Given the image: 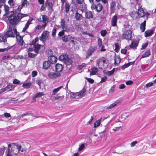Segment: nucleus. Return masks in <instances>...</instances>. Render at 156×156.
Segmentation results:
<instances>
[{
  "mask_svg": "<svg viewBox=\"0 0 156 156\" xmlns=\"http://www.w3.org/2000/svg\"><path fill=\"white\" fill-rule=\"evenodd\" d=\"M53 63L54 61H52V62L50 60L44 61L43 63V68L44 69H48L50 68V67L51 66Z\"/></svg>",
  "mask_w": 156,
  "mask_h": 156,
  "instance_id": "obj_7",
  "label": "nucleus"
},
{
  "mask_svg": "<svg viewBox=\"0 0 156 156\" xmlns=\"http://www.w3.org/2000/svg\"><path fill=\"white\" fill-rule=\"evenodd\" d=\"M64 96L62 95L61 96H58L57 95L55 97H53V99L54 100H62L64 98Z\"/></svg>",
  "mask_w": 156,
  "mask_h": 156,
  "instance_id": "obj_42",
  "label": "nucleus"
},
{
  "mask_svg": "<svg viewBox=\"0 0 156 156\" xmlns=\"http://www.w3.org/2000/svg\"><path fill=\"white\" fill-rule=\"evenodd\" d=\"M15 86L13 85H9L5 88L2 90V92L7 91H9L15 88Z\"/></svg>",
  "mask_w": 156,
  "mask_h": 156,
  "instance_id": "obj_18",
  "label": "nucleus"
},
{
  "mask_svg": "<svg viewBox=\"0 0 156 156\" xmlns=\"http://www.w3.org/2000/svg\"><path fill=\"white\" fill-rule=\"evenodd\" d=\"M133 82L132 80H128L126 82V84L127 85H130L132 84Z\"/></svg>",
  "mask_w": 156,
  "mask_h": 156,
  "instance_id": "obj_62",
  "label": "nucleus"
},
{
  "mask_svg": "<svg viewBox=\"0 0 156 156\" xmlns=\"http://www.w3.org/2000/svg\"><path fill=\"white\" fill-rule=\"evenodd\" d=\"M150 51L148 50L146 52H145L144 54L142 55L141 58H144L145 57H146L149 56L150 55Z\"/></svg>",
  "mask_w": 156,
  "mask_h": 156,
  "instance_id": "obj_37",
  "label": "nucleus"
},
{
  "mask_svg": "<svg viewBox=\"0 0 156 156\" xmlns=\"http://www.w3.org/2000/svg\"><path fill=\"white\" fill-rule=\"evenodd\" d=\"M5 150V148L4 147L0 148V156H3Z\"/></svg>",
  "mask_w": 156,
  "mask_h": 156,
  "instance_id": "obj_49",
  "label": "nucleus"
},
{
  "mask_svg": "<svg viewBox=\"0 0 156 156\" xmlns=\"http://www.w3.org/2000/svg\"><path fill=\"white\" fill-rule=\"evenodd\" d=\"M130 16L133 19H136L138 16V13L136 11L132 12L130 14Z\"/></svg>",
  "mask_w": 156,
  "mask_h": 156,
  "instance_id": "obj_29",
  "label": "nucleus"
},
{
  "mask_svg": "<svg viewBox=\"0 0 156 156\" xmlns=\"http://www.w3.org/2000/svg\"><path fill=\"white\" fill-rule=\"evenodd\" d=\"M45 10V7L44 4L42 5L40 8V10L42 11H44Z\"/></svg>",
  "mask_w": 156,
  "mask_h": 156,
  "instance_id": "obj_64",
  "label": "nucleus"
},
{
  "mask_svg": "<svg viewBox=\"0 0 156 156\" xmlns=\"http://www.w3.org/2000/svg\"><path fill=\"white\" fill-rule=\"evenodd\" d=\"M27 4H29V3H27V0H22L21 2V5L23 7H27Z\"/></svg>",
  "mask_w": 156,
  "mask_h": 156,
  "instance_id": "obj_40",
  "label": "nucleus"
},
{
  "mask_svg": "<svg viewBox=\"0 0 156 156\" xmlns=\"http://www.w3.org/2000/svg\"><path fill=\"white\" fill-rule=\"evenodd\" d=\"M65 3V11L66 12H68L69 11L71 5L68 2H66V1Z\"/></svg>",
  "mask_w": 156,
  "mask_h": 156,
  "instance_id": "obj_25",
  "label": "nucleus"
},
{
  "mask_svg": "<svg viewBox=\"0 0 156 156\" xmlns=\"http://www.w3.org/2000/svg\"><path fill=\"white\" fill-rule=\"evenodd\" d=\"M86 78L87 80L88 81L91 83H93L94 82V80L92 79L87 78V77Z\"/></svg>",
  "mask_w": 156,
  "mask_h": 156,
  "instance_id": "obj_61",
  "label": "nucleus"
},
{
  "mask_svg": "<svg viewBox=\"0 0 156 156\" xmlns=\"http://www.w3.org/2000/svg\"><path fill=\"white\" fill-rule=\"evenodd\" d=\"M27 52H28V56L30 58H34L37 54L36 53H32L31 52H34L33 49L29 48L27 49Z\"/></svg>",
  "mask_w": 156,
  "mask_h": 156,
  "instance_id": "obj_12",
  "label": "nucleus"
},
{
  "mask_svg": "<svg viewBox=\"0 0 156 156\" xmlns=\"http://www.w3.org/2000/svg\"><path fill=\"white\" fill-rule=\"evenodd\" d=\"M13 47V46H9L7 48H5L3 49H2V52H3L5 51H8L9 50L11 49L12 47Z\"/></svg>",
  "mask_w": 156,
  "mask_h": 156,
  "instance_id": "obj_55",
  "label": "nucleus"
},
{
  "mask_svg": "<svg viewBox=\"0 0 156 156\" xmlns=\"http://www.w3.org/2000/svg\"><path fill=\"white\" fill-rule=\"evenodd\" d=\"M115 51L116 52H118L120 49L119 44L118 43H117L115 44Z\"/></svg>",
  "mask_w": 156,
  "mask_h": 156,
  "instance_id": "obj_44",
  "label": "nucleus"
},
{
  "mask_svg": "<svg viewBox=\"0 0 156 156\" xmlns=\"http://www.w3.org/2000/svg\"><path fill=\"white\" fill-rule=\"evenodd\" d=\"M42 22L43 23H46V21H48V17L46 16L42 15Z\"/></svg>",
  "mask_w": 156,
  "mask_h": 156,
  "instance_id": "obj_43",
  "label": "nucleus"
},
{
  "mask_svg": "<svg viewBox=\"0 0 156 156\" xmlns=\"http://www.w3.org/2000/svg\"><path fill=\"white\" fill-rule=\"evenodd\" d=\"M91 71H90L89 70H88V72H90V75H93L96 74V73H97L98 71V68L95 67H93L91 69Z\"/></svg>",
  "mask_w": 156,
  "mask_h": 156,
  "instance_id": "obj_19",
  "label": "nucleus"
},
{
  "mask_svg": "<svg viewBox=\"0 0 156 156\" xmlns=\"http://www.w3.org/2000/svg\"><path fill=\"white\" fill-rule=\"evenodd\" d=\"M64 62L66 65L69 66L72 64V60L70 58L68 57V56H67V58H66Z\"/></svg>",
  "mask_w": 156,
  "mask_h": 156,
  "instance_id": "obj_27",
  "label": "nucleus"
},
{
  "mask_svg": "<svg viewBox=\"0 0 156 156\" xmlns=\"http://www.w3.org/2000/svg\"><path fill=\"white\" fill-rule=\"evenodd\" d=\"M100 124V122L99 120H98L96 121L94 124V127L95 128L98 126Z\"/></svg>",
  "mask_w": 156,
  "mask_h": 156,
  "instance_id": "obj_48",
  "label": "nucleus"
},
{
  "mask_svg": "<svg viewBox=\"0 0 156 156\" xmlns=\"http://www.w3.org/2000/svg\"><path fill=\"white\" fill-rule=\"evenodd\" d=\"M62 87V86H60L57 88L54 89L52 90V95H55Z\"/></svg>",
  "mask_w": 156,
  "mask_h": 156,
  "instance_id": "obj_34",
  "label": "nucleus"
},
{
  "mask_svg": "<svg viewBox=\"0 0 156 156\" xmlns=\"http://www.w3.org/2000/svg\"><path fill=\"white\" fill-rule=\"evenodd\" d=\"M47 53L48 54V56L49 57H51V59L53 58L54 59L55 61L56 60L55 57L53 55V51L50 50L49 49L46 51Z\"/></svg>",
  "mask_w": 156,
  "mask_h": 156,
  "instance_id": "obj_23",
  "label": "nucleus"
},
{
  "mask_svg": "<svg viewBox=\"0 0 156 156\" xmlns=\"http://www.w3.org/2000/svg\"><path fill=\"white\" fill-rule=\"evenodd\" d=\"M67 56L68 55H61L59 56V59L60 60L64 62L66 58H67Z\"/></svg>",
  "mask_w": 156,
  "mask_h": 156,
  "instance_id": "obj_36",
  "label": "nucleus"
},
{
  "mask_svg": "<svg viewBox=\"0 0 156 156\" xmlns=\"http://www.w3.org/2000/svg\"><path fill=\"white\" fill-rule=\"evenodd\" d=\"M85 145L84 144H82L79 147L78 151H80L83 150V149Z\"/></svg>",
  "mask_w": 156,
  "mask_h": 156,
  "instance_id": "obj_56",
  "label": "nucleus"
},
{
  "mask_svg": "<svg viewBox=\"0 0 156 156\" xmlns=\"http://www.w3.org/2000/svg\"><path fill=\"white\" fill-rule=\"evenodd\" d=\"M132 31L129 30H126L122 36V39H126L128 41L131 40Z\"/></svg>",
  "mask_w": 156,
  "mask_h": 156,
  "instance_id": "obj_4",
  "label": "nucleus"
},
{
  "mask_svg": "<svg viewBox=\"0 0 156 156\" xmlns=\"http://www.w3.org/2000/svg\"><path fill=\"white\" fill-rule=\"evenodd\" d=\"M101 35L103 37H105L107 34V31L105 30H102L100 31Z\"/></svg>",
  "mask_w": 156,
  "mask_h": 156,
  "instance_id": "obj_45",
  "label": "nucleus"
},
{
  "mask_svg": "<svg viewBox=\"0 0 156 156\" xmlns=\"http://www.w3.org/2000/svg\"><path fill=\"white\" fill-rule=\"evenodd\" d=\"M108 79V77L107 76H105L101 78V81L100 82V83H101L104 82H105Z\"/></svg>",
  "mask_w": 156,
  "mask_h": 156,
  "instance_id": "obj_53",
  "label": "nucleus"
},
{
  "mask_svg": "<svg viewBox=\"0 0 156 156\" xmlns=\"http://www.w3.org/2000/svg\"><path fill=\"white\" fill-rule=\"evenodd\" d=\"M72 36L69 35H65L62 37V40L63 41L67 42L72 39Z\"/></svg>",
  "mask_w": 156,
  "mask_h": 156,
  "instance_id": "obj_20",
  "label": "nucleus"
},
{
  "mask_svg": "<svg viewBox=\"0 0 156 156\" xmlns=\"http://www.w3.org/2000/svg\"><path fill=\"white\" fill-rule=\"evenodd\" d=\"M59 26H58L57 25H55L53 29L52 30L51 36L53 37H55V36L56 33V29Z\"/></svg>",
  "mask_w": 156,
  "mask_h": 156,
  "instance_id": "obj_26",
  "label": "nucleus"
},
{
  "mask_svg": "<svg viewBox=\"0 0 156 156\" xmlns=\"http://www.w3.org/2000/svg\"><path fill=\"white\" fill-rule=\"evenodd\" d=\"M114 60L115 61L114 64L115 65H118L120 62L121 58L119 56H115L114 58Z\"/></svg>",
  "mask_w": 156,
  "mask_h": 156,
  "instance_id": "obj_28",
  "label": "nucleus"
},
{
  "mask_svg": "<svg viewBox=\"0 0 156 156\" xmlns=\"http://www.w3.org/2000/svg\"><path fill=\"white\" fill-rule=\"evenodd\" d=\"M45 4L48 7V10L51 12L53 11L54 10L53 8V4L49 0H46L45 1Z\"/></svg>",
  "mask_w": 156,
  "mask_h": 156,
  "instance_id": "obj_13",
  "label": "nucleus"
},
{
  "mask_svg": "<svg viewBox=\"0 0 156 156\" xmlns=\"http://www.w3.org/2000/svg\"><path fill=\"white\" fill-rule=\"evenodd\" d=\"M75 28L77 30L81 29V26L80 25H75L74 26Z\"/></svg>",
  "mask_w": 156,
  "mask_h": 156,
  "instance_id": "obj_57",
  "label": "nucleus"
},
{
  "mask_svg": "<svg viewBox=\"0 0 156 156\" xmlns=\"http://www.w3.org/2000/svg\"><path fill=\"white\" fill-rule=\"evenodd\" d=\"M85 18L87 19H93L94 17V12L86 11L85 12Z\"/></svg>",
  "mask_w": 156,
  "mask_h": 156,
  "instance_id": "obj_10",
  "label": "nucleus"
},
{
  "mask_svg": "<svg viewBox=\"0 0 156 156\" xmlns=\"http://www.w3.org/2000/svg\"><path fill=\"white\" fill-rule=\"evenodd\" d=\"M63 68V66L61 64L57 63L55 66V70L58 73L61 72Z\"/></svg>",
  "mask_w": 156,
  "mask_h": 156,
  "instance_id": "obj_15",
  "label": "nucleus"
},
{
  "mask_svg": "<svg viewBox=\"0 0 156 156\" xmlns=\"http://www.w3.org/2000/svg\"><path fill=\"white\" fill-rule=\"evenodd\" d=\"M27 14L19 13L12 14L9 17V20L10 23L12 24L9 26V30L6 33L5 35L0 36V42H3L5 43L7 41L6 39L8 37H15L16 35V37L18 39L19 33L15 28L13 24H16L17 21H20L23 17L28 16Z\"/></svg>",
  "mask_w": 156,
  "mask_h": 156,
  "instance_id": "obj_1",
  "label": "nucleus"
},
{
  "mask_svg": "<svg viewBox=\"0 0 156 156\" xmlns=\"http://www.w3.org/2000/svg\"><path fill=\"white\" fill-rule=\"evenodd\" d=\"M154 32L153 30H147L144 33V36L146 37L150 36L154 34Z\"/></svg>",
  "mask_w": 156,
  "mask_h": 156,
  "instance_id": "obj_17",
  "label": "nucleus"
},
{
  "mask_svg": "<svg viewBox=\"0 0 156 156\" xmlns=\"http://www.w3.org/2000/svg\"><path fill=\"white\" fill-rule=\"evenodd\" d=\"M37 73L36 71H34L32 73V76L33 77H35L37 75Z\"/></svg>",
  "mask_w": 156,
  "mask_h": 156,
  "instance_id": "obj_59",
  "label": "nucleus"
},
{
  "mask_svg": "<svg viewBox=\"0 0 156 156\" xmlns=\"http://www.w3.org/2000/svg\"><path fill=\"white\" fill-rule=\"evenodd\" d=\"M80 9L82 11H84L86 8V6L85 4L80 5L79 7Z\"/></svg>",
  "mask_w": 156,
  "mask_h": 156,
  "instance_id": "obj_46",
  "label": "nucleus"
},
{
  "mask_svg": "<svg viewBox=\"0 0 156 156\" xmlns=\"http://www.w3.org/2000/svg\"><path fill=\"white\" fill-rule=\"evenodd\" d=\"M146 21L144 20L143 22L140 24V29L141 30L144 32L145 30Z\"/></svg>",
  "mask_w": 156,
  "mask_h": 156,
  "instance_id": "obj_32",
  "label": "nucleus"
},
{
  "mask_svg": "<svg viewBox=\"0 0 156 156\" xmlns=\"http://www.w3.org/2000/svg\"><path fill=\"white\" fill-rule=\"evenodd\" d=\"M39 40L38 38V37H36V38L34 39L31 42V45H34L36 44L37 42Z\"/></svg>",
  "mask_w": 156,
  "mask_h": 156,
  "instance_id": "obj_50",
  "label": "nucleus"
},
{
  "mask_svg": "<svg viewBox=\"0 0 156 156\" xmlns=\"http://www.w3.org/2000/svg\"><path fill=\"white\" fill-rule=\"evenodd\" d=\"M116 3L114 1H112L110 4V13L112 14L114 12L115 10Z\"/></svg>",
  "mask_w": 156,
  "mask_h": 156,
  "instance_id": "obj_16",
  "label": "nucleus"
},
{
  "mask_svg": "<svg viewBox=\"0 0 156 156\" xmlns=\"http://www.w3.org/2000/svg\"><path fill=\"white\" fill-rule=\"evenodd\" d=\"M41 45L38 44H35L33 45V47L34 48V50L35 53L38 54L40 49Z\"/></svg>",
  "mask_w": 156,
  "mask_h": 156,
  "instance_id": "obj_21",
  "label": "nucleus"
},
{
  "mask_svg": "<svg viewBox=\"0 0 156 156\" xmlns=\"http://www.w3.org/2000/svg\"><path fill=\"white\" fill-rule=\"evenodd\" d=\"M153 84L154 83L152 82H149V83H147L146 85V86L147 87H149L152 86L153 85Z\"/></svg>",
  "mask_w": 156,
  "mask_h": 156,
  "instance_id": "obj_58",
  "label": "nucleus"
},
{
  "mask_svg": "<svg viewBox=\"0 0 156 156\" xmlns=\"http://www.w3.org/2000/svg\"><path fill=\"white\" fill-rule=\"evenodd\" d=\"M32 20H28L26 23L25 24V27L23 28L22 31L23 32L25 31L28 28L29 25L30 24V23L31 21Z\"/></svg>",
  "mask_w": 156,
  "mask_h": 156,
  "instance_id": "obj_31",
  "label": "nucleus"
},
{
  "mask_svg": "<svg viewBox=\"0 0 156 156\" xmlns=\"http://www.w3.org/2000/svg\"><path fill=\"white\" fill-rule=\"evenodd\" d=\"M20 82V81L17 79H14L13 81V83L14 84H18Z\"/></svg>",
  "mask_w": 156,
  "mask_h": 156,
  "instance_id": "obj_63",
  "label": "nucleus"
},
{
  "mask_svg": "<svg viewBox=\"0 0 156 156\" xmlns=\"http://www.w3.org/2000/svg\"><path fill=\"white\" fill-rule=\"evenodd\" d=\"M44 95L43 93L42 92H39L36 93L34 95V98H40L42 96Z\"/></svg>",
  "mask_w": 156,
  "mask_h": 156,
  "instance_id": "obj_41",
  "label": "nucleus"
},
{
  "mask_svg": "<svg viewBox=\"0 0 156 156\" xmlns=\"http://www.w3.org/2000/svg\"><path fill=\"white\" fill-rule=\"evenodd\" d=\"M98 45L99 47H100L102 46V40L100 38L98 37Z\"/></svg>",
  "mask_w": 156,
  "mask_h": 156,
  "instance_id": "obj_47",
  "label": "nucleus"
},
{
  "mask_svg": "<svg viewBox=\"0 0 156 156\" xmlns=\"http://www.w3.org/2000/svg\"><path fill=\"white\" fill-rule=\"evenodd\" d=\"M60 24L61 27L64 30L66 31H68L69 30V29L68 28L67 25L64 19H61Z\"/></svg>",
  "mask_w": 156,
  "mask_h": 156,
  "instance_id": "obj_8",
  "label": "nucleus"
},
{
  "mask_svg": "<svg viewBox=\"0 0 156 156\" xmlns=\"http://www.w3.org/2000/svg\"><path fill=\"white\" fill-rule=\"evenodd\" d=\"M148 44V42L143 44L142 46L141 49H144L146 48L147 47Z\"/></svg>",
  "mask_w": 156,
  "mask_h": 156,
  "instance_id": "obj_54",
  "label": "nucleus"
},
{
  "mask_svg": "<svg viewBox=\"0 0 156 156\" xmlns=\"http://www.w3.org/2000/svg\"><path fill=\"white\" fill-rule=\"evenodd\" d=\"M97 48L96 46H90L87 50L86 52V58H89L90 56L93 54L94 52L97 50Z\"/></svg>",
  "mask_w": 156,
  "mask_h": 156,
  "instance_id": "obj_5",
  "label": "nucleus"
},
{
  "mask_svg": "<svg viewBox=\"0 0 156 156\" xmlns=\"http://www.w3.org/2000/svg\"><path fill=\"white\" fill-rule=\"evenodd\" d=\"M106 58L102 57L97 60L96 63L99 69H101L104 67L105 63L106 62Z\"/></svg>",
  "mask_w": 156,
  "mask_h": 156,
  "instance_id": "obj_3",
  "label": "nucleus"
},
{
  "mask_svg": "<svg viewBox=\"0 0 156 156\" xmlns=\"http://www.w3.org/2000/svg\"><path fill=\"white\" fill-rule=\"evenodd\" d=\"M48 76L51 79H53L56 78L58 76H60L59 73H56L55 72H50L49 73Z\"/></svg>",
  "mask_w": 156,
  "mask_h": 156,
  "instance_id": "obj_14",
  "label": "nucleus"
},
{
  "mask_svg": "<svg viewBox=\"0 0 156 156\" xmlns=\"http://www.w3.org/2000/svg\"><path fill=\"white\" fill-rule=\"evenodd\" d=\"M19 36L18 37V39H17V40L18 39V38H19V45L22 46L23 44V43H24V41L23 40V37H21L20 35H18Z\"/></svg>",
  "mask_w": 156,
  "mask_h": 156,
  "instance_id": "obj_33",
  "label": "nucleus"
},
{
  "mask_svg": "<svg viewBox=\"0 0 156 156\" xmlns=\"http://www.w3.org/2000/svg\"><path fill=\"white\" fill-rule=\"evenodd\" d=\"M31 84V83H24L23 84L22 87L25 88L27 89L30 87Z\"/></svg>",
  "mask_w": 156,
  "mask_h": 156,
  "instance_id": "obj_39",
  "label": "nucleus"
},
{
  "mask_svg": "<svg viewBox=\"0 0 156 156\" xmlns=\"http://www.w3.org/2000/svg\"><path fill=\"white\" fill-rule=\"evenodd\" d=\"M84 0H73V3L74 4H82Z\"/></svg>",
  "mask_w": 156,
  "mask_h": 156,
  "instance_id": "obj_38",
  "label": "nucleus"
},
{
  "mask_svg": "<svg viewBox=\"0 0 156 156\" xmlns=\"http://www.w3.org/2000/svg\"><path fill=\"white\" fill-rule=\"evenodd\" d=\"M8 148L6 151V156H12L20 153V151L23 152L24 151V149L22 148L21 146L17 145L14 143L9 144Z\"/></svg>",
  "mask_w": 156,
  "mask_h": 156,
  "instance_id": "obj_2",
  "label": "nucleus"
},
{
  "mask_svg": "<svg viewBox=\"0 0 156 156\" xmlns=\"http://www.w3.org/2000/svg\"><path fill=\"white\" fill-rule=\"evenodd\" d=\"M115 68H114L113 69L110 71H108L107 72V75L108 76H111V75L113 74L115 72Z\"/></svg>",
  "mask_w": 156,
  "mask_h": 156,
  "instance_id": "obj_51",
  "label": "nucleus"
},
{
  "mask_svg": "<svg viewBox=\"0 0 156 156\" xmlns=\"http://www.w3.org/2000/svg\"><path fill=\"white\" fill-rule=\"evenodd\" d=\"M75 17L76 20L78 21L81 20L83 17L82 15L79 14L77 11H76L75 14Z\"/></svg>",
  "mask_w": 156,
  "mask_h": 156,
  "instance_id": "obj_22",
  "label": "nucleus"
},
{
  "mask_svg": "<svg viewBox=\"0 0 156 156\" xmlns=\"http://www.w3.org/2000/svg\"><path fill=\"white\" fill-rule=\"evenodd\" d=\"M131 65V63H128L127 64H126L122 66V69H124L127 67H129Z\"/></svg>",
  "mask_w": 156,
  "mask_h": 156,
  "instance_id": "obj_52",
  "label": "nucleus"
},
{
  "mask_svg": "<svg viewBox=\"0 0 156 156\" xmlns=\"http://www.w3.org/2000/svg\"><path fill=\"white\" fill-rule=\"evenodd\" d=\"M102 5L101 4H99L96 5V10L97 12H99L102 10Z\"/></svg>",
  "mask_w": 156,
  "mask_h": 156,
  "instance_id": "obj_35",
  "label": "nucleus"
},
{
  "mask_svg": "<svg viewBox=\"0 0 156 156\" xmlns=\"http://www.w3.org/2000/svg\"><path fill=\"white\" fill-rule=\"evenodd\" d=\"M49 36H50L49 32L47 30H44L40 38V40L42 41H44L47 38H48Z\"/></svg>",
  "mask_w": 156,
  "mask_h": 156,
  "instance_id": "obj_6",
  "label": "nucleus"
},
{
  "mask_svg": "<svg viewBox=\"0 0 156 156\" xmlns=\"http://www.w3.org/2000/svg\"><path fill=\"white\" fill-rule=\"evenodd\" d=\"M118 104V102H115L114 103L108 106H106L105 107L106 109H112L115 107L116 106L117 104Z\"/></svg>",
  "mask_w": 156,
  "mask_h": 156,
  "instance_id": "obj_30",
  "label": "nucleus"
},
{
  "mask_svg": "<svg viewBox=\"0 0 156 156\" xmlns=\"http://www.w3.org/2000/svg\"><path fill=\"white\" fill-rule=\"evenodd\" d=\"M117 16L116 15H114L112 17L111 21L112 26L113 27L117 26Z\"/></svg>",
  "mask_w": 156,
  "mask_h": 156,
  "instance_id": "obj_11",
  "label": "nucleus"
},
{
  "mask_svg": "<svg viewBox=\"0 0 156 156\" xmlns=\"http://www.w3.org/2000/svg\"><path fill=\"white\" fill-rule=\"evenodd\" d=\"M139 41L135 40L132 41L131 44L129 46L130 48L133 49H136L138 45Z\"/></svg>",
  "mask_w": 156,
  "mask_h": 156,
  "instance_id": "obj_9",
  "label": "nucleus"
},
{
  "mask_svg": "<svg viewBox=\"0 0 156 156\" xmlns=\"http://www.w3.org/2000/svg\"><path fill=\"white\" fill-rule=\"evenodd\" d=\"M137 142L136 141H133L130 144V146L131 147H133L135 146L136 144L137 143Z\"/></svg>",
  "mask_w": 156,
  "mask_h": 156,
  "instance_id": "obj_60",
  "label": "nucleus"
},
{
  "mask_svg": "<svg viewBox=\"0 0 156 156\" xmlns=\"http://www.w3.org/2000/svg\"><path fill=\"white\" fill-rule=\"evenodd\" d=\"M86 91V89L85 88H83L82 90L78 93H77L75 95L78 96L83 97V94Z\"/></svg>",
  "mask_w": 156,
  "mask_h": 156,
  "instance_id": "obj_24",
  "label": "nucleus"
}]
</instances>
